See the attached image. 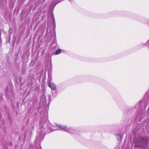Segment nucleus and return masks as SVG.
Masks as SVG:
<instances>
[{"label":"nucleus","instance_id":"f03ea898","mask_svg":"<svg viewBox=\"0 0 149 149\" xmlns=\"http://www.w3.org/2000/svg\"><path fill=\"white\" fill-rule=\"evenodd\" d=\"M61 50L60 49H58L55 52V54L56 55L58 54L61 52Z\"/></svg>","mask_w":149,"mask_h":149},{"label":"nucleus","instance_id":"f257e3e1","mask_svg":"<svg viewBox=\"0 0 149 149\" xmlns=\"http://www.w3.org/2000/svg\"><path fill=\"white\" fill-rule=\"evenodd\" d=\"M48 86L52 90H55L56 88V86L54 84H52L50 81L48 83Z\"/></svg>","mask_w":149,"mask_h":149},{"label":"nucleus","instance_id":"7ed1b4c3","mask_svg":"<svg viewBox=\"0 0 149 149\" xmlns=\"http://www.w3.org/2000/svg\"><path fill=\"white\" fill-rule=\"evenodd\" d=\"M66 127V126H60V128H61V129H65Z\"/></svg>","mask_w":149,"mask_h":149}]
</instances>
